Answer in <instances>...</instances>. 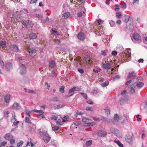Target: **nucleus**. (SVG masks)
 Returning <instances> with one entry per match:
<instances>
[{"label": "nucleus", "mask_w": 147, "mask_h": 147, "mask_svg": "<svg viewBox=\"0 0 147 147\" xmlns=\"http://www.w3.org/2000/svg\"><path fill=\"white\" fill-rule=\"evenodd\" d=\"M37 35L36 34L34 33H31L29 35V38L30 39H34L36 38Z\"/></svg>", "instance_id": "nucleus-16"}, {"label": "nucleus", "mask_w": 147, "mask_h": 147, "mask_svg": "<svg viewBox=\"0 0 147 147\" xmlns=\"http://www.w3.org/2000/svg\"><path fill=\"white\" fill-rule=\"evenodd\" d=\"M93 71L94 72L97 73L100 71V69H98L97 70H96L95 69H93Z\"/></svg>", "instance_id": "nucleus-54"}, {"label": "nucleus", "mask_w": 147, "mask_h": 147, "mask_svg": "<svg viewBox=\"0 0 147 147\" xmlns=\"http://www.w3.org/2000/svg\"><path fill=\"white\" fill-rule=\"evenodd\" d=\"M22 24L26 28L31 27L33 25L32 21L30 20H24L22 22Z\"/></svg>", "instance_id": "nucleus-3"}, {"label": "nucleus", "mask_w": 147, "mask_h": 147, "mask_svg": "<svg viewBox=\"0 0 147 147\" xmlns=\"http://www.w3.org/2000/svg\"><path fill=\"white\" fill-rule=\"evenodd\" d=\"M64 88L65 87L63 86H62L61 87L59 88V91L62 93H63L64 92Z\"/></svg>", "instance_id": "nucleus-32"}, {"label": "nucleus", "mask_w": 147, "mask_h": 147, "mask_svg": "<svg viewBox=\"0 0 147 147\" xmlns=\"http://www.w3.org/2000/svg\"><path fill=\"white\" fill-rule=\"evenodd\" d=\"M74 87L75 88V90H76L77 91H79L81 90V88H80L77 87Z\"/></svg>", "instance_id": "nucleus-59"}, {"label": "nucleus", "mask_w": 147, "mask_h": 147, "mask_svg": "<svg viewBox=\"0 0 147 147\" xmlns=\"http://www.w3.org/2000/svg\"><path fill=\"white\" fill-rule=\"evenodd\" d=\"M78 71L81 74L83 73L84 72L83 70L81 69H78Z\"/></svg>", "instance_id": "nucleus-61"}, {"label": "nucleus", "mask_w": 147, "mask_h": 147, "mask_svg": "<svg viewBox=\"0 0 147 147\" xmlns=\"http://www.w3.org/2000/svg\"><path fill=\"white\" fill-rule=\"evenodd\" d=\"M35 16L36 18H38L39 19H40V18H42L43 17V16L42 15L37 14H36Z\"/></svg>", "instance_id": "nucleus-40"}, {"label": "nucleus", "mask_w": 147, "mask_h": 147, "mask_svg": "<svg viewBox=\"0 0 147 147\" xmlns=\"http://www.w3.org/2000/svg\"><path fill=\"white\" fill-rule=\"evenodd\" d=\"M58 118V117L55 116H53L51 117V119L53 120H57Z\"/></svg>", "instance_id": "nucleus-39"}, {"label": "nucleus", "mask_w": 147, "mask_h": 147, "mask_svg": "<svg viewBox=\"0 0 147 147\" xmlns=\"http://www.w3.org/2000/svg\"><path fill=\"white\" fill-rule=\"evenodd\" d=\"M12 108L14 109L18 110L20 109V107L18 103L15 102L12 106Z\"/></svg>", "instance_id": "nucleus-15"}, {"label": "nucleus", "mask_w": 147, "mask_h": 147, "mask_svg": "<svg viewBox=\"0 0 147 147\" xmlns=\"http://www.w3.org/2000/svg\"><path fill=\"white\" fill-rule=\"evenodd\" d=\"M55 28H53L50 31V32L51 34H53L55 36L59 35L60 34H59V32L57 31V30Z\"/></svg>", "instance_id": "nucleus-10"}, {"label": "nucleus", "mask_w": 147, "mask_h": 147, "mask_svg": "<svg viewBox=\"0 0 147 147\" xmlns=\"http://www.w3.org/2000/svg\"><path fill=\"white\" fill-rule=\"evenodd\" d=\"M77 15L78 17H81L82 16V14L81 12H79L78 13Z\"/></svg>", "instance_id": "nucleus-64"}, {"label": "nucleus", "mask_w": 147, "mask_h": 147, "mask_svg": "<svg viewBox=\"0 0 147 147\" xmlns=\"http://www.w3.org/2000/svg\"><path fill=\"white\" fill-rule=\"evenodd\" d=\"M68 118L66 116H65L64 117L63 119H62V121L63 122H65L66 121V120Z\"/></svg>", "instance_id": "nucleus-58"}, {"label": "nucleus", "mask_w": 147, "mask_h": 147, "mask_svg": "<svg viewBox=\"0 0 147 147\" xmlns=\"http://www.w3.org/2000/svg\"><path fill=\"white\" fill-rule=\"evenodd\" d=\"M80 94L82 95L83 97L84 98L86 99H87V96L86 94L81 93Z\"/></svg>", "instance_id": "nucleus-52"}, {"label": "nucleus", "mask_w": 147, "mask_h": 147, "mask_svg": "<svg viewBox=\"0 0 147 147\" xmlns=\"http://www.w3.org/2000/svg\"><path fill=\"white\" fill-rule=\"evenodd\" d=\"M111 67V65L109 63H104L102 65L103 68L107 69H110Z\"/></svg>", "instance_id": "nucleus-11"}, {"label": "nucleus", "mask_w": 147, "mask_h": 147, "mask_svg": "<svg viewBox=\"0 0 147 147\" xmlns=\"http://www.w3.org/2000/svg\"><path fill=\"white\" fill-rule=\"evenodd\" d=\"M98 135L101 137H104L107 134L103 130H100L98 133Z\"/></svg>", "instance_id": "nucleus-13"}, {"label": "nucleus", "mask_w": 147, "mask_h": 147, "mask_svg": "<svg viewBox=\"0 0 147 147\" xmlns=\"http://www.w3.org/2000/svg\"><path fill=\"white\" fill-rule=\"evenodd\" d=\"M28 51L29 53H34L36 52V50L34 48L29 47L28 48Z\"/></svg>", "instance_id": "nucleus-12"}, {"label": "nucleus", "mask_w": 147, "mask_h": 147, "mask_svg": "<svg viewBox=\"0 0 147 147\" xmlns=\"http://www.w3.org/2000/svg\"><path fill=\"white\" fill-rule=\"evenodd\" d=\"M10 98V95L9 94H7L5 98V101L7 103L9 102Z\"/></svg>", "instance_id": "nucleus-18"}, {"label": "nucleus", "mask_w": 147, "mask_h": 147, "mask_svg": "<svg viewBox=\"0 0 147 147\" xmlns=\"http://www.w3.org/2000/svg\"><path fill=\"white\" fill-rule=\"evenodd\" d=\"M5 68L7 70H10L12 68L11 64L10 63H8L6 64L5 65Z\"/></svg>", "instance_id": "nucleus-14"}, {"label": "nucleus", "mask_w": 147, "mask_h": 147, "mask_svg": "<svg viewBox=\"0 0 147 147\" xmlns=\"http://www.w3.org/2000/svg\"><path fill=\"white\" fill-rule=\"evenodd\" d=\"M129 90L131 93H134L135 92V90L134 88L132 87H130Z\"/></svg>", "instance_id": "nucleus-42"}, {"label": "nucleus", "mask_w": 147, "mask_h": 147, "mask_svg": "<svg viewBox=\"0 0 147 147\" xmlns=\"http://www.w3.org/2000/svg\"><path fill=\"white\" fill-rule=\"evenodd\" d=\"M109 23L111 27H113L114 26L115 22L114 21H111L109 22Z\"/></svg>", "instance_id": "nucleus-48"}, {"label": "nucleus", "mask_w": 147, "mask_h": 147, "mask_svg": "<svg viewBox=\"0 0 147 147\" xmlns=\"http://www.w3.org/2000/svg\"><path fill=\"white\" fill-rule=\"evenodd\" d=\"M25 121L28 123H31V121L30 120L28 117H26L25 119Z\"/></svg>", "instance_id": "nucleus-43"}, {"label": "nucleus", "mask_w": 147, "mask_h": 147, "mask_svg": "<svg viewBox=\"0 0 147 147\" xmlns=\"http://www.w3.org/2000/svg\"><path fill=\"white\" fill-rule=\"evenodd\" d=\"M92 141L91 140H90L87 141L86 143V145L87 146H90L92 144Z\"/></svg>", "instance_id": "nucleus-35"}, {"label": "nucleus", "mask_w": 147, "mask_h": 147, "mask_svg": "<svg viewBox=\"0 0 147 147\" xmlns=\"http://www.w3.org/2000/svg\"><path fill=\"white\" fill-rule=\"evenodd\" d=\"M117 54V52L116 51H113L112 52V54L113 55L115 56Z\"/></svg>", "instance_id": "nucleus-56"}, {"label": "nucleus", "mask_w": 147, "mask_h": 147, "mask_svg": "<svg viewBox=\"0 0 147 147\" xmlns=\"http://www.w3.org/2000/svg\"><path fill=\"white\" fill-rule=\"evenodd\" d=\"M128 76L129 78H131L135 77V74L133 72H131L129 73Z\"/></svg>", "instance_id": "nucleus-28"}, {"label": "nucleus", "mask_w": 147, "mask_h": 147, "mask_svg": "<svg viewBox=\"0 0 147 147\" xmlns=\"http://www.w3.org/2000/svg\"><path fill=\"white\" fill-rule=\"evenodd\" d=\"M20 74L22 75L25 74L26 73V69L25 66L23 64L21 65L20 68Z\"/></svg>", "instance_id": "nucleus-5"}, {"label": "nucleus", "mask_w": 147, "mask_h": 147, "mask_svg": "<svg viewBox=\"0 0 147 147\" xmlns=\"http://www.w3.org/2000/svg\"><path fill=\"white\" fill-rule=\"evenodd\" d=\"M82 121L85 124V125L88 126H93L95 124L94 122H91V120L87 118L86 117H83Z\"/></svg>", "instance_id": "nucleus-2"}, {"label": "nucleus", "mask_w": 147, "mask_h": 147, "mask_svg": "<svg viewBox=\"0 0 147 147\" xmlns=\"http://www.w3.org/2000/svg\"><path fill=\"white\" fill-rule=\"evenodd\" d=\"M116 14L117 17L119 18H120L121 16V13L119 12H117Z\"/></svg>", "instance_id": "nucleus-45"}, {"label": "nucleus", "mask_w": 147, "mask_h": 147, "mask_svg": "<svg viewBox=\"0 0 147 147\" xmlns=\"http://www.w3.org/2000/svg\"><path fill=\"white\" fill-rule=\"evenodd\" d=\"M119 119V117L116 114H115L114 117V119L115 121L116 122L118 121Z\"/></svg>", "instance_id": "nucleus-34"}, {"label": "nucleus", "mask_w": 147, "mask_h": 147, "mask_svg": "<svg viewBox=\"0 0 147 147\" xmlns=\"http://www.w3.org/2000/svg\"><path fill=\"white\" fill-rule=\"evenodd\" d=\"M45 85L47 86V88L48 89H49V88L50 87V86L49 84L47 82L45 83Z\"/></svg>", "instance_id": "nucleus-63"}, {"label": "nucleus", "mask_w": 147, "mask_h": 147, "mask_svg": "<svg viewBox=\"0 0 147 147\" xmlns=\"http://www.w3.org/2000/svg\"><path fill=\"white\" fill-rule=\"evenodd\" d=\"M114 142L116 143L120 147H123V144L121 143L119 140H115Z\"/></svg>", "instance_id": "nucleus-21"}, {"label": "nucleus", "mask_w": 147, "mask_h": 147, "mask_svg": "<svg viewBox=\"0 0 147 147\" xmlns=\"http://www.w3.org/2000/svg\"><path fill=\"white\" fill-rule=\"evenodd\" d=\"M127 5L125 3H124L121 7L123 9L125 8L126 7Z\"/></svg>", "instance_id": "nucleus-62"}, {"label": "nucleus", "mask_w": 147, "mask_h": 147, "mask_svg": "<svg viewBox=\"0 0 147 147\" xmlns=\"http://www.w3.org/2000/svg\"><path fill=\"white\" fill-rule=\"evenodd\" d=\"M109 83V82L108 81H106L105 82L101 84V86L102 87L106 86L108 85Z\"/></svg>", "instance_id": "nucleus-31"}, {"label": "nucleus", "mask_w": 147, "mask_h": 147, "mask_svg": "<svg viewBox=\"0 0 147 147\" xmlns=\"http://www.w3.org/2000/svg\"><path fill=\"white\" fill-rule=\"evenodd\" d=\"M124 17L125 18V19L124 21L126 22H127L129 21V20L131 18L130 16L127 15H124Z\"/></svg>", "instance_id": "nucleus-26"}, {"label": "nucleus", "mask_w": 147, "mask_h": 147, "mask_svg": "<svg viewBox=\"0 0 147 147\" xmlns=\"http://www.w3.org/2000/svg\"><path fill=\"white\" fill-rule=\"evenodd\" d=\"M63 107V105H56L54 107V109H58L62 108Z\"/></svg>", "instance_id": "nucleus-30"}, {"label": "nucleus", "mask_w": 147, "mask_h": 147, "mask_svg": "<svg viewBox=\"0 0 147 147\" xmlns=\"http://www.w3.org/2000/svg\"><path fill=\"white\" fill-rule=\"evenodd\" d=\"M58 100L59 98L58 97H54L51 100L53 101L57 102L58 101Z\"/></svg>", "instance_id": "nucleus-46"}, {"label": "nucleus", "mask_w": 147, "mask_h": 147, "mask_svg": "<svg viewBox=\"0 0 147 147\" xmlns=\"http://www.w3.org/2000/svg\"><path fill=\"white\" fill-rule=\"evenodd\" d=\"M4 138L7 140H9L12 138V136L10 134H7L4 136Z\"/></svg>", "instance_id": "nucleus-17"}, {"label": "nucleus", "mask_w": 147, "mask_h": 147, "mask_svg": "<svg viewBox=\"0 0 147 147\" xmlns=\"http://www.w3.org/2000/svg\"><path fill=\"white\" fill-rule=\"evenodd\" d=\"M6 42L5 41H1L0 42V46L4 48L6 45Z\"/></svg>", "instance_id": "nucleus-25"}, {"label": "nucleus", "mask_w": 147, "mask_h": 147, "mask_svg": "<svg viewBox=\"0 0 147 147\" xmlns=\"http://www.w3.org/2000/svg\"><path fill=\"white\" fill-rule=\"evenodd\" d=\"M97 22L99 25H100L102 23V21L101 20H98L97 21Z\"/></svg>", "instance_id": "nucleus-53"}, {"label": "nucleus", "mask_w": 147, "mask_h": 147, "mask_svg": "<svg viewBox=\"0 0 147 147\" xmlns=\"http://www.w3.org/2000/svg\"><path fill=\"white\" fill-rule=\"evenodd\" d=\"M75 88L73 87L69 91V94H71L69 96H71L73 95L75 91Z\"/></svg>", "instance_id": "nucleus-22"}, {"label": "nucleus", "mask_w": 147, "mask_h": 147, "mask_svg": "<svg viewBox=\"0 0 147 147\" xmlns=\"http://www.w3.org/2000/svg\"><path fill=\"white\" fill-rule=\"evenodd\" d=\"M56 124L57 125H62V122L59 119L56 122Z\"/></svg>", "instance_id": "nucleus-47"}, {"label": "nucleus", "mask_w": 147, "mask_h": 147, "mask_svg": "<svg viewBox=\"0 0 147 147\" xmlns=\"http://www.w3.org/2000/svg\"><path fill=\"white\" fill-rule=\"evenodd\" d=\"M10 49L14 52H17L18 51L19 49L18 47L16 45H10Z\"/></svg>", "instance_id": "nucleus-7"}, {"label": "nucleus", "mask_w": 147, "mask_h": 147, "mask_svg": "<svg viewBox=\"0 0 147 147\" xmlns=\"http://www.w3.org/2000/svg\"><path fill=\"white\" fill-rule=\"evenodd\" d=\"M144 85V84L142 82H138L137 83L136 86L140 88Z\"/></svg>", "instance_id": "nucleus-24"}, {"label": "nucleus", "mask_w": 147, "mask_h": 147, "mask_svg": "<svg viewBox=\"0 0 147 147\" xmlns=\"http://www.w3.org/2000/svg\"><path fill=\"white\" fill-rule=\"evenodd\" d=\"M105 114H106L108 116L109 115L110 113V111L109 110V109L108 108H107L105 109Z\"/></svg>", "instance_id": "nucleus-27"}, {"label": "nucleus", "mask_w": 147, "mask_h": 147, "mask_svg": "<svg viewBox=\"0 0 147 147\" xmlns=\"http://www.w3.org/2000/svg\"><path fill=\"white\" fill-rule=\"evenodd\" d=\"M70 14L69 12H65L63 14V16L64 18H67L70 16Z\"/></svg>", "instance_id": "nucleus-23"}, {"label": "nucleus", "mask_w": 147, "mask_h": 147, "mask_svg": "<svg viewBox=\"0 0 147 147\" xmlns=\"http://www.w3.org/2000/svg\"><path fill=\"white\" fill-rule=\"evenodd\" d=\"M3 64H4V62H3V61L1 60L0 61V64L2 66V67L3 68H4L3 67L4 66V65Z\"/></svg>", "instance_id": "nucleus-57"}, {"label": "nucleus", "mask_w": 147, "mask_h": 147, "mask_svg": "<svg viewBox=\"0 0 147 147\" xmlns=\"http://www.w3.org/2000/svg\"><path fill=\"white\" fill-rule=\"evenodd\" d=\"M39 134L41 136L43 137V140L46 143H48L51 139V137L47 131H40Z\"/></svg>", "instance_id": "nucleus-1"}, {"label": "nucleus", "mask_w": 147, "mask_h": 147, "mask_svg": "<svg viewBox=\"0 0 147 147\" xmlns=\"http://www.w3.org/2000/svg\"><path fill=\"white\" fill-rule=\"evenodd\" d=\"M15 140L14 139H10V142L11 145H12L15 143Z\"/></svg>", "instance_id": "nucleus-44"}, {"label": "nucleus", "mask_w": 147, "mask_h": 147, "mask_svg": "<svg viewBox=\"0 0 147 147\" xmlns=\"http://www.w3.org/2000/svg\"><path fill=\"white\" fill-rule=\"evenodd\" d=\"M53 41L58 44H59L60 42V40L59 39H55L53 40Z\"/></svg>", "instance_id": "nucleus-51"}, {"label": "nucleus", "mask_w": 147, "mask_h": 147, "mask_svg": "<svg viewBox=\"0 0 147 147\" xmlns=\"http://www.w3.org/2000/svg\"><path fill=\"white\" fill-rule=\"evenodd\" d=\"M49 67L51 68H53L56 66V63L55 61L52 60L49 62Z\"/></svg>", "instance_id": "nucleus-9"}, {"label": "nucleus", "mask_w": 147, "mask_h": 147, "mask_svg": "<svg viewBox=\"0 0 147 147\" xmlns=\"http://www.w3.org/2000/svg\"><path fill=\"white\" fill-rule=\"evenodd\" d=\"M53 130L54 131L57 130L59 129V127L57 126H55L54 127H52Z\"/></svg>", "instance_id": "nucleus-50"}, {"label": "nucleus", "mask_w": 147, "mask_h": 147, "mask_svg": "<svg viewBox=\"0 0 147 147\" xmlns=\"http://www.w3.org/2000/svg\"><path fill=\"white\" fill-rule=\"evenodd\" d=\"M125 141L129 143H131L132 141V138L129 135H127L125 137Z\"/></svg>", "instance_id": "nucleus-6"}, {"label": "nucleus", "mask_w": 147, "mask_h": 147, "mask_svg": "<svg viewBox=\"0 0 147 147\" xmlns=\"http://www.w3.org/2000/svg\"><path fill=\"white\" fill-rule=\"evenodd\" d=\"M134 84V80H131L129 81H128L126 83V85H129L130 86L133 85Z\"/></svg>", "instance_id": "nucleus-20"}, {"label": "nucleus", "mask_w": 147, "mask_h": 147, "mask_svg": "<svg viewBox=\"0 0 147 147\" xmlns=\"http://www.w3.org/2000/svg\"><path fill=\"white\" fill-rule=\"evenodd\" d=\"M37 0H30V2L31 4L36 3L37 1Z\"/></svg>", "instance_id": "nucleus-55"}, {"label": "nucleus", "mask_w": 147, "mask_h": 147, "mask_svg": "<svg viewBox=\"0 0 147 147\" xmlns=\"http://www.w3.org/2000/svg\"><path fill=\"white\" fill-rule=\"evenodd\" d=\"M133 37L134 39L136 40H139L140 36L139 34L137 33H135Z\"/></svg>", "instance_id": "nucleus-19"}, {"label": "nucleus", "mask_w": 147, "mask_h": 147, "mask_svg": "<svg viewBox=\"0 0 147 147\" xmlns=\"http://www.w3.org/2000/svg\"><path fill=\"white\" fill-rule=\"evenodd\" d=\"M77 37L79 40H83L85 38V37L84 33L81 32L78 34L77 35Z\"/></svg>", "instance_id": "nucleus-8"}, {"label": "nucleus", "mask_w": 147, "mask_h": 147, "mask_svg": "<svg viewBox=\"0 0 147 147\" xmlns=\"http://www.w3.org/2000/svg\"><path fill=\"white\" fill-rule=\"evenodd\" d=\"M131 56V52L129 51H127L125 53V57L127 58H129Z\"/></svg>", "instance_id": "nucleus-29"}, {"label": "nucleus", "mask_w": 147, "mask_h": 147, "mask_svg": "<svg viewBox=\"0 0 147 147\" xmlns=\"http://www.w3.org/2000/svg\"><path fill=\"white\" fill-rule=\"evenodd\" d=\"M87 63L91 65L93 63L91 59H89L88 60Z\"/></svg>", "instance_id": "nucleus-60"}, {"label": "nucleus", "mask_w": 147, "mask_h": 147, "mask_svg": "<svg viewBox=\"0 0 147 147\" xmlns=\"http://www.w3.org/2000/svg\"><path fill=\"white\" fill-rule=\"evenodd\" d=\"M115 6L116 7L115 8V10L116 11H118L119 10V5L118 4H116L115 5Z\"/></svg>", "instance_id": "nucleus-49"}, {"label": "nucleus", "mask_w": 147, "mask_h": 147, "mask_svg": "<svg viewBox=\"0 0 147 147\" xmlns=\"http://www.w3.org/2000/svg\"><path fill=\"white\" fill-rule=\"evenodd\" d=\"M111 132L114 133L118 137H121V135L119 132V131L118 129L114 128H112L110 129Z\"/></svg>", "instance_id": "nucleus-4"}, {"label": "nucleus", "mask_w": 147, "mask_h": 147, "mask_svg": "<svg viewBox=\"0 0 147 147\" xmlns=\"http://www.w3.org/2000/svg\"><path fill=\"white\" fill-rule=\"evenodd\" d=\"M16 120V116L13 115L12 118L11 119V122H14Z\"/></svg>", "instance_id": "nucleus-36"}, {"label": "nucleus", "mask_w": 147, "mask_h": 147, "mask_svg": "<svg viewBox=\"0 0 147 147\" xmlns=\"http://www.w3.org/2000/svg\"><path fill=\"white\" fill-rule=\"evenodd\" d=\"M23 144V142L22 141H21L20 142L17 144V146L18 147H20L22 146Z\"/></svg>", "instance_id": "nucleus-38"}, {"label": "nucleus", "mask_w": 147, "mask_h": 147, "mask_svg": "<svg viewBox=\"0 0 147 147\" xmlns=\"http://www.w3.org/2000/svg\"><path fill=\"white\" fill-rule=\"evenodd\" d=\"M86 110L87 111H93L94 110V108L92 107H87Z\"/></svg>", "instance_id": "nucleus-41"}, {"label": "nucleus", "mask_w": 147, "mask_h": 147, "mask_svg": "<svg viewBox=\"0 0 147 147\" xmlns=\"http://www.w3.org/2000/svg\"><path fill=\"white\" fill-rule=\"evenodd\" d=\"M83 113H84L82 112H80L78 111H76L75 112V113L76 115H82Z\"/></svg>", "instance_id": "nucleus-37"}, {"label": "nucleus", "mask_w": 147, "mask_h": 147, "mask_svg": "<svg viewBox=\"0 0 147 147\" xmlns=\"http://www.w3.org/2000/svg\"><path fill=\"white\" fill-rule=\"evenodd\" d=\"M32 111L33 112H36V113H40L41 114H43L44 112L43 111L41 110H37L36 109H34L32 110Z\"/></svg>", "instance_id": "nucleus-33"}]
</instances>
